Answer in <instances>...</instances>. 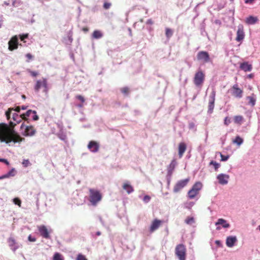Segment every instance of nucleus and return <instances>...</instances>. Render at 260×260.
<instances>
[{"label":"nucleus","mask_w":260,"mask_h":260,"mask_svg":"<svg viewBox=\"0 0 260 260\" xmlns=\"http://www.w3.org/2000/svg\"><path fill=\"white\" fill-rule=\"evenodd\" d=\"M257 21V18L256 17L250 16L246 18L245 22L248 24H253L255 23Z\"/></svg>","instance_id":"a878e982"},{"label":"nucleus","mask_w":260,"mask_h":260,"mask_svg":"<svg viewBox=\"0 0 260 260\" xmlns=\"http://www.w3.org/2000/svg\"><path fill=\"white\" fill-rule=\"evenodd\" d=\"M209 165H213L215 171H217L218 169L220 166V165L219 163L213 160H212L210 162Z\"/></svg>","instance_id":"2f4dec72"},{"label":"nucleus","mask_w":260,"mask_h":260,"mask_svg":"<svg viewBox=\"0 0 260 260\" xmlns=\"http://www.w3.org/2000/svg\"><path fill=\"white\" fill-rule=\"evenodd\" d=\"M216 225L221 224L224 228H228L230 227V224L227 223L226 221L222 218H219L215 223Z\"/></svg>","instance_id":"5701e85b"},{"label":"nucleus","mask_w":260,"mask_h":260,"mask_svg":"<svg viewBox=\"0 0 260 260\" xmlns=\"http://www.w3.org/2000/svg\"><path fill=\"white\" fill-rule=\"evenodd\" d=\"M13 108H9L8 111L6 112V115H11V113L12 110H13Z\"/></svg>","instance_id":"3c124183"},{"label":"nucleus","mask_w":260,"mask_h":260,"mask_svg":"<svg viewBox=\"0 0 260 260\" xmlns=\"http://www.w3.org/2000/svg\"><path fill=\"white\" fill-rule=\"evenodd\" d=\"M82 30L84 32H87V31H88L89 29H88V27H83V28H82Z\"/></svg>","instance_id":"5fc2aeb1"},{"label":"nucleus","mask_w":260,"mask_h":260,"mask_svg":"<svg viewBox=\"0 0 260 260\" xmlns=\"http://www.w3.org/2000/svg\"><path fill=\"white\" fill-rule=\"evenodd\" d=\"M26 108H27L26 106H23L21 107V109L22 110H25V109H26Z\"/></svg>","instance_id":"680f3d73"},{"label":"nucleus","mask_w":260,"mask_h":260,"mask_svg":"<svg viewBox=\"0 0 260 260\" xmlns=\"http://www.w3.org/2000/svg\"><path fill=\"white\" fill-rule=\"evenodd\" d=\"M9 49L13 51L18 48V39L17 36H13L8 42Z\"/></svg>","instance_id":"9b49d317"},{"label":"nucleus","mask_w":260,"mask_h":260,"mask_svg":"<svg viewBox=\"0 0 260 260\" xmlns=\"http://www.w3.org/2000/svg\"><path fill=\"white\" fill-rule=\"evenodd\" d=\"M53 260H63V258L61 254L56 252L53 256Z\"/></svg>","instance_id":"473e14b6"},{"label":"nucleus","mask_w":260,"mask_h":260,"mask_svg":"<svg viewBox=\"0 0 260 260\" xmlns=\"http://www.w3.org/2000/svg\"><path fill=\"white\" fill-rule=\"evenodd\" d=\"M194 123H192H192H189V128H193V127H194Z\"/></svg>","instance_id":"13d9d810"},{"label":"nucleus","mask_w":260,"mask_h":260,"mask_svg":"<svg viewBox=\"0 0 260 260\" xmlns=\"http://www.w3.org/2000/svg\"><path fill=\"white\" fill-rule=\"evenodd\" d=\"M189 178H186L185 179L181 180L178 181L175 185L173 191L175 193L180 191L183 187L187 185L189 181Z\"/></svg>","instance_id":"6e6552de"},{"label":"nucleus","mask_w":260,"mask_h":260,"mask_svg":"<svg viewBox=\"0 0 260 260\" xmlns=\"http://www.w3.org/2000/svg\"><path fill=\"white\" fill-rule=\"evenodd\" d=\"M32 119H33L34 120H38L39 117L37 115V113L36 114H34V116H33Z\"/></svg>","instance_id":"864d4df0"},{"label":"nucleus","mask_w":260,"mask_h":260,"mask_svg":"<svg viewBox=\"0 0 260 260\" xmlns=\"http://www.w3.org/2000/svg\"><path fill=\"white\" fill-rule=\"evenodd\" d=\"M254 75L253 74H250L249 75H248V77L249 78H252L253 77Z\"/></svg>","instance_id":"bf43d9fd"},{"label":"nucleus","mask_w":260,"mask_h":260,"mask_svg":"<svg viewBox=\"0 0 260 260\" xmlns=\"http://www.w3.org/2000/svg\"><path fill=\"white\" fill-rule=\"evenodd\" d=\"M103 36L102 32L99 30H94L92 35V37L93 39H98L101 38Z\"/></svg>","instance_id":"cd10ccee"},{"label":"nucleus","mask_w":260,"mask_h":260,"mask_svg":"<svg viewBox=\"0 0 260 260\" xmlns=\"http://www.w3.org/2000/svg\"><path fill=\"white\" fill-rule=\"evenodd\" d=\"M150 199H151V198L150 196H149L148 195H146L143 198V201L145 203H148L150 201Z\"/></svg>","instance_id":"c03bdc74"},{"label":"nucleus","mask_w":260,"mask_h":260,"mask_svg":"<svg viewBox=\"0 0 260 260\" xmlns=\"http://www.w3.org/2000/svg\"><path fill=\"white\" fill-rule=\"evenodd\" d=\"M240 68L244 72H249L252 69V66L248 62H244L240 64Z\"/></svg>","instance_id":"aec40b11"},{"label":"nucleus","mask_w":260,"mask_h":260,"mask_svg":"<svg viewBox=\"0 0 260 260\" xmlns=\"http://www.w3.org/2000/svg\"><path fill=\"white\" fill-rule=\"evenodd\" d=\"M255 0H245V3L246 4H248V3H252L253 1H254Z\"/></svg>","instance_id":"4d7b16f0"},{"label":"nucleus","mask_w":260,"mask_h":260,"mask_svg":"<svg viewBox=\"0 0 260 260\" xmlns=\"http://www.w3.org/2000/svg\"><path fill=\"white\" fill-rule=\"evenodd\" d=\"M76 99L80 100L82 103H83L85 102V99L84 97L81 95H77L76 96Z\"/></svg>","instance_id":"37998d69"},{"label":"nucleus","mask_w":260,"mask_h":260,"mask_svg":"<svg viewBox=\"0 0 260 260\" xmlns=\"http://www.w3.org/2000/svg\"><path fill=\"white\" fill-rule=\"evenodd\" d=\"M175 254L179 260H185L186 257V248L183 244H178L175 247Z\"/></svg>","instance_id":"7ed1b4c3"},{"label":"nucleus","mask_w":260,"mask_h":260,"mask_svg":"<svg viewBox=\"0 0 260 260\" xmlns=\"http://www.w3.org/2000/svg\"><path fill=\"white\" fill-rule=\"evenodd\" d=\"M243 142V140L239 136H237L235 139L233 141L234 143H236L238 145H240Z\"/></svg>","instance_id":"7c9ffc66"},{"label":"nucleus","mask_w":260,"mask_h":260,"mask_svg":"<svg viewBox=\"0 0 260 260\" xmlns=\"http://www.w3.org/2000/svg\"><path fill=\"white\" fill-rule=\"evenodd\" d=\"M15 125L16 124L12 122H10L9 126L4 123H0V141L1 142L9 144L11 142L16 143L24 141L25 139L21 137L14 131V127Z\"/></svg>","instance_id":"f257e3e1"},{"label":"nucleus","mask_w":260,"mask_h":260,"mask_svg":"<svg viewBox=\"0 0 260 260\" xmlns=\"http://www.w3.org/2000/svg\"><path fill=\"white\" fill-rule=\"evenodd\" d=\"M22 98L23 99H25L26 96H25V95H22Z\"/></svg>","instance_id":"774afa93"},{"label":"nucleus","mask_w":260,"mask_h":260,"mask_svg":"<svg viewBox=\"0 0 260 260\" xmlns=\"http://www.w3.org/2000/svg\"><path fill=\"white\" fill-rule=\"evenodd\" d=\"M197 57L198 60L203 61L204 62H208L210 60L209 54L206 51H201L199 52Z\"/></svg>","instance_id":"9d476101"},{"label":"nucleus","mask_w":260,"mask_h":260,"mask_svg":"<svg viewBox=\"0 0 260 260\" xmlns=\"http://www.w3.org/2000/svg\"><path fill=\"white\" fill-rule=\"evenodd\" d=\"M31 113L36 114V111H32L31 110H28L25 113L22 114L20 115V118L24 120H27V117L30 116Z\"/></svg>","instance_id":"b1692460"},{"label":"nucleus","mask_w":260,"mask_h":260,"mask_svg":"<svg viewBox=\"0 0 260 260\" xmlns=\"http://www.w3.org/2000/svg\"><path fill=\"white\" fill-rule=\"evenodd\" d=\"M69 39L70 41V42H72L73 39L72 38L71 36L69 37Z\"/></svg>","instance_id":"0e129e2a"},{"label":"nucleus","mask_w":260,"mask_h":260,"mask_svg":"<svg viewBox=\"0 0 260 260\" xmlns=\"http://www.w3.org/2000/svg\"><path fill=\"white\" fill-rule=\"evenodd\" d=\"M88 148L92 152H96L99 149V144L98 142L91 141L88 145Z\"/></svg>","instance_id":"dca6fc26"},{"label":"nucleus","mask_w":260,"mask_h":260,"mask_svg":"<svg viewBox=\"0 0 260 260\" xmlns=\"http://www.w3.org/2000/svg\"><path fill=\"white\" fill-rule=\"evenodd\" d=\"M186 145L184 142H181L178 146V155L180 158H181L186 150Z\"/></svg>","instance_id":"6ab92c4d"},{"label":"nucleus","mask_w":260,"mask_h":260,"mask_svg":"<svg viewBox=\"0 0 260 260\" xmlns=\"http://www.w3.org/2000/svg\"><path fill=\"white\" fill-rule=\"evenodd\" d=\"M233 92L232 94L238 98H241L242 96L243 90L238 87V85L236 84L232 87Z\"/></svg>","instance_id":"4468645a"},{"label":"nucleus","mask_w":260,"mask_h":260,"mask_svg":"<svg viewBox=\"0 0 260 260\" xmlns=\"http://www.w3.org/2000/svg\"><path fill=\"white\" fill-rule=\"evenodd\" d=\"M41 87L44 88L43 91L45 93H47L48 92L49 88L46 78H42L41 79L37 80L34 86V89L35 91L38 92Z\"/></svg>","instance_id":"20e7f679"},{"label":"nucleus","mask_w":260,"mask_h":260,"mask_svg":"<svg viewBox=\"0 0 260 260\" xmlns=\"http://www.w3.org/2000/svg\"><path fill=\"white\" fill-rule=\"evenodd\" d=\"M8 243L9 246L13 251H15L19 248V246L16 243V240L13 237H10L8 239Z\"/></svg>","instance_id":"a211bd4d"},{"label":"nucleus","mask_w":260,"mask_h":260,"mask_svg":"<svg viewBox=\"0 0 260 260\" xmlns=\"http://www.w3.org/2000/svg\"><path fill=\"white\" fill-rule=\"evenodd\" d=\"M202 187V184L200 182H196L188 192V196L189 199H193L199 193Z\"/></svg>","instance_id":"39448f33"},{"label":"nucleus","mask_w":260,"mask_h":260,"mask_svg":"<svg viewBox=\"0 0 260 260\" xmlns=\"http://www.w3.org/2000/svg\"><path fill=\"white\" fill-rule=\"evenodd\" d=\"M88 200L92 206H96L102 199L101 193L98 190L90 188L89 189Z\"/></svg>","instance_id":"f03ea898"},{"label":"nucleus","mask_w":260,"mask_h":260,"mask_svg":"<svg viewBox=\"0 0 260 260\" xmlns=\"http://www.w3.org/2000/svg\"><path fill=\"white\" fill-rule=\"evenodd\" d=\"M175 167V161L174 160H172L168 168V174L171 176L172 174Z\"/></svg>","instance_id":"c85d7f7f"},{"label":"nucleus","mask_w":260,"mask_h":260,"mask_svg":"<svg viewBox=\"0 0 260 260\" xmlns=\"http://www.w3.org/2000/svg\"><path fill=\"white\" fill-rule=\"evenodd\" d=\"M166 35L168 38H170L173 35V31L169 28L166 29Z\"/></svg>","instance_id":"f704fd0d"},{"label":"nucleus","mask_w":260,"mask_h":260,"mask_svg":"<svg viewBox=\"0 0 260 260\" xmlns=\"http://www.w3.org/2000/svg\"><path fill=\"white\" fill-rule=\"evenodd\" d=\"M28 240L30 242H35L36 241V238L35 237H32L30 235H29L28 237Z\"/></svg>","instance_id":"09e8293b"},{"label":"nucleus","mask_w":260,"mask_h":260,"mask_svg":"<svg viewBox=\"0 0 260 260\" xmlns=\"http://www.w3.org/2000/svg\"><path fill=\"white\" fill-rule=\"evenodd\" d=\"M205 74L203 72L198 71L194 75L193 82L197 86H201L205 80Z\"/></svg>","instance_id":"423d86ee"},{"label":"nucleus","mask_w":260,"mask_h":260,"mask_svg":"<svg viewBox=\"0 0 260 260\" xmlns=\"http://www.w3.org/2000/svg\"><path fill=\"white\" fill-rule=\"evenodd\" d=\"M217 179L220 184L225 185L228 183L229 176L224 174H220L217 176Z\"/></svg>","instance_id":"2eb2a0df"},{"label":"nucleus","mask_w":260,"mask_h":260,"mask_svg":"<svg viewBox=\"0 0 260 260\" xmlns=\"http://www.w3.org/2000/svg\"><path fill=\"white\" fill-rule=\"evenodd\" d=\"M236 241L237 238L236 237L230 236L226 238V244L227 246L232 247Z\"/></svg>","instance_id":"4be33fe9"},{"label":"nucleus","mask_w":260,"mask_h":260,"mask_svg":"<svg viewBox=\"0 0 260 260\" xmlns=\"http://www.w3.org/2000/svg\"><path fill=\"white\" fill-rule=\"evenodd\" d=\"M111 6V4L110 3H108V2H105L103 5L104 8L106 10L109 9Z\"/></svg>","instance_id":"a19ab883"},{"label":"nucleus","mask_w":260,"mask_h":260,"mask_svg":"<svg viewBox=\"0 0 260 260\" xmlns=\"http://www.w3.org/2000/svg\"><path fill=\"white\" fill-rule=\"evenodd\" d=\"M184 221L186 224L190 225L193 223L195 222V220L193 217L187 216Z\"/></svg>","instance_id":"c756f323"},{"label":"nucleus","mask_w":260,"mask_h":260,"mask_svg":"<svg viewBox=\"0 0 260 260\" xmlns=\"http://www.w3.org/2000/svg\"><path fill=\"white\" fill-rule=\"evenodd\" d=\"M76 260H87V259L85 255L82 254H79L77 256Z\"/></svg>","instance_id":"e433bc0d"},{"label":"nucleus","mask_w":260,"mask_h":260,"mask_svg":"<svg viewBox=\"0 0 260 260\" xmlns=\"http://www.w3.org/2000/svg\"><path fill=\"white\" fill-rule=\"evenodd\" d=\"M13 202L15 204L19 206V207L21 206V201L19 198H14L13 199Z\"/></svg>","instance_id":"c9c22d12"},{"label":"nucleus","mask_w":260,"mask_h":260,"mask_svg":"<svg viewBox=\"0 0 260 260\" xmlns=\"http://www.w3.org/2000/svg\"><path fill=\"white\" fill-rule=\"evenodd\" d=\"M164 221L158 219L157 218L154 219L151 222V224L149 227V231L151 233L154 232L155 231L157 230L159 227L162 224Z\"/></svg>","instance_id":"f8f14e48"},{"label":"nucleus","mask_w":260,"mask_h":260,"mask_svg":"<svg viewBox=\"0 0 260 260\" xmlns=\"http://www.w3.org/2000/svg\"><path fill=\"white\" fill-rule=\"evenodd\" d=\"M220 153V156L221 157V161H226L229 159V155H224L221 153Z\"/></svg>","instance_id":"4c0bfd02"},{"label":"nucleus","mask_w":260,"mask_h":260,"mask_svg":"<svg viewBox=\"0 0 260 260\" xmlns=\"http://www.w3.org/2000/svg\"><path fill=\"white\" fill-rule=\"evenodd\" d=\"M20 37V39L21 41H23L25 39H26L28 38V34H23V35H20L19 36Z\"/></svg>","instance_id":"a18cd8bd"},{"label":"nucleus","mask_w":260,"mask_h":260,"mask_svg":"<svg viewBox=\"0 0 260 260\" xmlns=\"http://www.w3.org/2000/svg\"><path fill=\"white\" fill-rule=\"evenodd\" d=\"M0 161L5 162L7 165H9V163L7 159L2 158V159H0Z\"/></svg>","instance_id":"603ef678"},{"label":"nucleus","mask_w":260,"mask_h":260,"mask_svg":"<svg viewBox=\"0 0 260 260\" xmlns=\"http://www.w3.org/2000/svg\"><path fill=\"white\" fill-rule=\"evenodd\" d=\"M120 91L123 94L128 95L130 90L128 87H124L120 89Z\"/></svg>","instance_id":"72a5a7b5"},{"label":"nucleus","mask_w":260,"mask_h":260,"mask_svg":"<svg viewBox=\"0 0 260 260\" xmlns=\"http://www.w3.org/2000/svg\"><path fill=\"white\" fill-rule=\"evenodd\" d=\"M246 99L248 100V104L251 105L252 106H254L255 104V95L254 93H252L251 96H248L246 98Z\"/></svg>","instance_id":"393cba45"},{"label":"nucleus","mask_w":260,"mask_h":260,"mask_svg":"<svg viewBox=\"0 0 260 260\" xmlns=\"http://www.w3.org/2000/svg\"><path fill=\"white\" fill-rule=\"evenodd\" d=\"M231 122V119L229 117H226L224 119V124L228 126Z\"/></svg>","instance_id":"58836bf2"},{"label":"nucleus","mask_w":260,"mask_h":260,"mask_svg":"<svg viewBox=\"0 0 260 260\" xmlns=\"http://www.w3.org/2000/svg\"><path fill=\"white\" fill-rule=\"evenodd\" d=\"M244 120V118L241 115H237L234 117V122L236 124L241 125Z\"/></svg>","instance_id":"bb28decb"},{"label":"nucleus","mask_w":260,"mask_h":260,"mask_svg":"<svg viewBox=\"0 0 260 260\" xmlns=\"http://www.w3.org/2000/svg\"><path fill=\"white\" fill-rule=\"evenodd\" d=\"M244 38V33L243 31V26L242 25H239L238 30L237 31L236 41L240 42Z\"/></svg>","instance_id":"f3484780"},{"label":"nucleus","mask_w":260,"mask_h":260,"mask_svg":"<svg viewBox=\"0 0 260 260\" xmlns=\"http://www.w3.org/2000/svg\"><path fill=\"white\" fill-rule=\"evenodd\" d=\"M7 119H9L10 118V115L6 116Z\"/></svg>","instance_id":"338daca9"},{"label":"nucleus","mask_w":260,"mask_h":260,"mask_svg":"<svg viewBox=\"0 0 260 260\" xmlns=\"http://www.w3.org/2000/svg\"><path fill=\"white\" fill-rule=\"evenodd\" d=\"M30 164L28 159H24L22 161V165L24 167H27Z\"/></svg>","instance_id":"79ce46f5"},{"label":"nucleus","mask_w":260,"mask_h":260,"mask_svg":"<svg viewBox=\"0 0 260 260\" xmlns=\"http://www.w3.org/2000/svg\"><path fill=\"white\" fill-rule=\"evenodd\" d=\"M216 91L213 90L209 96V101L208 104V112L209 113H212L214 108V102L215 100Z\"/></svg>","instance_id":"1a4fd4ad"},{"label":"nucleus","mask_w":260,"mask_h":260,"mask_svg":"<svg viewBox=\"0 0 260 260\" xmlns=\"http://www.w3.org/2000/svg\"><path fill=\"white\" fill-rule=\"evenodd\" d=\"M23 128H24V131L22 132V134L24 136H32L36 133V129L32 126H25L23 123L21 125L20 129L23 130Z\"/></svg>","instance_id":"0eeeda50"},{"label":"nucleus","mask_w":260,"mask_h":260,"mask_svg":"<svg viewBox=\"0 0 260 260\" xmlns=\"http://www.w3.org/2000/svg\"><path fill=\"white\" fill-rule=\"evenodd\" d=\"M122 188L128 194H130L134 191L133 187L128 182H125L123 184Z\"/></svg>","instance_id":"412c9836"},{"label":"nucleus","mask_w":260,"mask_h":260,"mask_svg":"<svg viewBox=\"0 0 260 260\" xmlns=\"http://www.w3.org/2000/svg\"><path fill=\"white\" fill-rule=\"evenodd\" d=\"M38 231L42 237L45 239H50V236L49 232L48 231L47 227L44 225H41L38 226Z\"/></svg>","instance_id":"ddd939ff"},{"label":"nucleus","mask_w":260,"mask_h":260,"mask_svg":"<svg viewBox=\"0 0 260 260\" xmlns=\"http://www.w3.org/2000/svg\"><path fill=\"white\" fill-rule=\"evenodd\" d=\"M13 110H15L17 112H19L20 111V107L18 106V107H16V108L15 109H14Z\"/></svg>","instance_id":"6e6d98bb"},{"label":"nucleus","mask_w":260,"mask_h":260,"mask_svg":"<svg viewBox=\"0 0 260 260\" xmlns=\"http://www.w3.org/2000/svg\"><path fill=\"white\" fill-rule=\"evenodd\" d=\"M20 117H19V115L17 114H14L13 115V119L14 121H17V123H19L21 121V119H19V120H17V118H20Z\"/></svg>","instance_id":"ea45409f"},{"label":"nucleus","mask_w":260,"mask_h":260,"mask_svg":"<svg viewBox=\"0 0 260 260\" xmlns=\"http://www.w3.org/2000/svg\"><path fill=\"white\" fill-rule=\"evenodd\" d=\"M96 235L97 236H100V235H101V233L100 232H99H99H97L96 233Z\"/></svg>","instance_id":"e2e57ef3"},{"label":"nucleus","mask_w":260,"mask_h":260,"mask_svg":"<svg viewBox=\"0 0 260 260\" xmlns=\"http://www.w3.org/2000/svg\"><path fill=\"white\" fill-rule=\"evenodd\" d=\"M29 72L32 77H36L39 75V73L36 71H29Z\"/></svg>","instance_id":"de8ad7c7"},{"label":"nucleus","mask_w":260,"mask_h":260,"mask_svg":"<svg viewBox=\"0 0 260 260\" xmlns=\"http://www.w3.org/2000/svg\"><path fill=\"white\" fill-rule=\"evenodd\" d=\"M170 184V179L168 180V185L169 186Z\"/></svg>","instance_id":"69168bd1"},{"label":"nucleus","mask_w":260,"mask_h":260,"mask_svg":"<svg viewBox=\"0 0 260 260\" xmlns=\"http://www.w3.org/2000/svg\"><path fill=\"white\" fill-rule=\"evenodd\" d=\"M7 177L6 175H4V176H2L0 177V179H4V178H7Z\"/></svg>","instance_id":"052dcab7"},{"label":"nucleus","mask_w":260,"mask_h":260,"mask_svg":"<svg viewBox=\"0 0 260 260\" xmlns=\"http://www.w3.org/2000/svg\"><path fill=\"white\" fill-rule=\"evenodd\" d=\"M14 172H15V170L14 169H12L10 171H9L8 172V173L6 175L7 177H8L9 176H14Z\"/></svg>","instance_id":"49530a36"},{"label":"nucleus","mask_w":260,"mask_h":260,"mask_svg":"<svg viewBox=\"0 0 260 260\" xmlns=\"http://www.w3.org/2000/svg\"><path fill=\"white\" fill-rule=\"evenodd\" d=\"M26 57L28 59L27 61H29L30 59H31L33 57L32 55L30 53H27L26 54Z\"/></svg>","instance_id":"8fccbe9b"}]
</instances>
